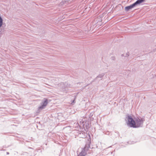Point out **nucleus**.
Returning a JSON list of instances; mask_svg holds the SVG:
<instances>
[{
  "label": "nucleus",
  "mask_w": 156,
  "mask_h": 156,
  "mask_svg": "<svg viewBox=\"0 0 156 156\" xmlns=\"http://www.w3.org/2000/svg\"><path fill=\"white\" fill-rule=\"evenodd\" d=\"M126 119L127 120V124L131 127L136 128L135 124V121L132 118L130 115H128L126 117Z\"/></svg>",
  "instance_id": "1"
},
{
  "label": "nucleus",
  "mask_w": 156,
  "mask_h": 156,
  "mask_svg": "<svg viewBox=\"0 0 156 156\" xmlns=\"http://www.w3.org/2000/svg\"><path fill=\"white\" fill-rule=\"evenodd\" d=\"M135 121L136 128L142 126L143 120L142 119L138 118L136 119Z\"/></svg>",
  "instance_id": "2"
},
{
  "label": "nucleus",
  "mask_w": 156,
  "mask_h": 156,
  "mask_svg": "<svg viewBox=\"0 0 156 156\" xmlns=\"http://www.w3.org/2000/svg\"><path fill=\"white\" fill-rule=\"evenodd\" d=\"M44 101H42L41 103V106L38 107L39 110H41L44 109L48 104V100L44 98Z\"/></svg>",
  "instance_id": "3"
},
{
  "label": "nucleus",
  "mask_w": 156,
  "mask_h": 156,
  "mask_svg": "<svg viewBox=\"0 0 156 156\" xmlns=\"http://www.w3.org/2000/svg\"><path fill=\"white\" fill-rule=\"evenodd\" d=\"M90 142H89L88 143H87V144H85L84 147L83 148H82V150L84 152H87L89 148L90 147Z\"/></svg>",
  "instance_id": "4"
},
{
  "label": "nucleus",
  "mask_w": 156,
  "mask_h": 156,
  "mask_svg": "<svg viewBox=\"0 0 156 156\" xmlns=\"http://www.w3.org/2000/svg\"><path fill=\"white\" fill-rule=\"evenodd\" d=\"M135 6V5L133 3L131 5L129 6L126 7L125 8V10L126 11H128L129 10L134 8Z\"/></svg>",
  "instance_id": "5"
},
{
  "label": "nucleus",
  "mask_w": 156,
  "mask_h": 156,
  "mask_svg": "<svg viewBox=\"0 0 156 156\" xmlns=\"http://www.w3.org/2000/svg\"><path fill=\"white\" fill-rule=\"evenodd\" d=\"M145 2V0H137L134 3L135 6L138 5H139L141 3Z\"/></svg>",
  "instance_id": "6"
},
{
  "label": "nucleus",
  "mask_w": 156,
  "mask_h": 156,
  "mask_svg": "<svg viewBox=\"0 0 156 156\" xmlns=\"http://www.w3.org/2000/svg\"><path fill=\"white\" fill-rule=\"evenodd\" d=\"M87 154V152H84V151L82 150L81 151L78 155V156H86Z\"/></svg>",
  "instance_id": "7"
},
{
  "label": "nucleus",
  "mask_w": 156,
  "mask_h": 156,
  "mask_svg": "<svg viewBox=\"0 0 156 156\" xmlns=\"http://www.w3.org/2000/svg\"><path fill=\"white\" fill-rule=\"evenodd\" d=\"M77 123L78 125H80V127L81 126H83L84 125V121L82 119L80 122V124H79L78 122Z\"/></svg>",
  "instance_id": "8"
},
{
  "label": "nucleus",
  "mask_w": 156,
  "mask_h": 156,
  "mask_svg": "<svg viewBox=\"0 0 156 156\" xmlns=\"http://www.w3.org/2000/svg\"><path fill=\"white\" fill-rule=\"evenodd\" d=\"M105 75V73H102L101 74H99L96 77V79H97L98 78H102Z\"/></svg>",
  "instance_id": "9"
},
{
  "label": "nucleus",
  "mask_w": 156,
  "mask_h": 156,
  "mask_svg": "<svg viewBox=\"0 0 156 156\" xmlns=\"http://www.w3.org/2000/svg\"><path fill=\"white\" fill-rule=\"evenodd\" d=\"M3 23V20L2 18L0 16V27H1Z\"/></svg>",
  "instance_id": "10"
},
{
  "label": "nucleus",
  "mask_w": 156,
  "mask_h": 156,
  "mask_svg": "<svg viewBox=\"0 0 156 156\" xmlns=\"http://www.w3.org/2000/svg\"><path fill=\"white\" fill-rule=\"evenodd\" d=\"M129 55V52H127L126 54V56H128Z\"/></svg>",
  "instance_id": "11"
},
{
  "label": "nucleus",
  "mask_w": 156,
  "mask_h": 156,
  "mask_svg": "<svg viewBox=\"0 0 156 156\" xmlns=\"http://www.w3.org/2000/svg\"><path fill=\"white\" fill-rule=\"evenodd\" d=\"M112 60H115V58L114 57H112Z\"/></svg>",
  "instance_id": "12"
},
{
  "label": "nucleus",
  "mask_w": 156,
  "mask_h": 156,
  "mask_svg": "<svg viewBox=\"0 0 156 156\" xmlns=\"http://www.w3.org/2000/svg\"><path fill=\"white\" fill-rule=\"evenodd\" d=\"M6 154H9V152H6Z\"/></svg>",
  "instance_id": "13"
},
{
  "label": "nucleus",
  "mask_w": 156,
  "mask_h": 156,
  "mask_svg": "<svg viewBox=\"0 0 156 156\" xmlns=\"http://www.w3.org/2000/svg\"><path fill=\"white\" fill-rule=\"evenodd\" d=\"M74 101H75V100H73V101L72 103H74Z\"/></svg>",
  "instance_id": "14"
},
{
  "label": "nucleus",
  "mask_w": 156,
  "mask_h": 156,
  "mask_svg": "<svg viewBox=\"0 0 156 156\" xmlns=\"http://www.w3.org/2000/svg\"><path fill=\"white\" fill-rule=\"evenodd\" d=\"M64 83H62V84H63Z\"/></svg>",
  "instance_id": "15"
}]
</instances>
